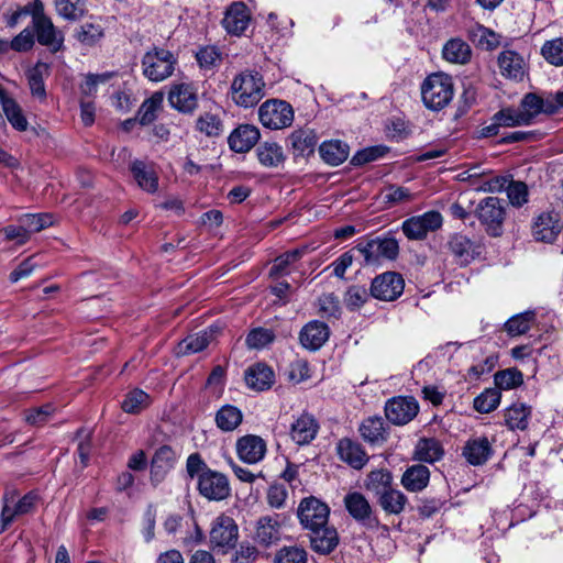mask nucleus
Instances as JSON below:
<instances>
[{
	"mask_svg": "<svg viewBox=\"0 0 563 563\" xmlns=\"http://www.w3.org/2000/svg\"><path fill=\"white\" fill-rule=\"evenodd\" d=\"M556 104L552 99L543 100L536 93H528L522 99L518 109L506 108L494 115L495 124L484 130V135H495L496 125L515 126L528 124L536 115L541 112L553 113Z\"/></svg>",
	"mask_w": 563,
	"mask_h": 563,
	"instance_id": "obj_1",
	"label": "nucleus"
},
{
	"mask_svg": "<svg viewBox=\"0 0 563 563\" xmlns=\"http://www.w3.org/2000/svg\"><path fill=\"white\" fill-rule=\"evenodd\" d=\"M264 79L258 73L245 70L232 80L231 97L240 107H253L264 97Z\"/></svg>",
	"mask_w": 563,
	"mask_h": 563,
	"instance_id": "obj_2",
	"label": "nucleus"
},
{
	"mask_svg": "<svg viewBox=\"0 0 563 563\" xmlns=\"http://www.w3.org/2000/svg\"><path fill=\"white\" fill-rule=\"evenodd\" d=\"M424 104L433 110L443 108L453 96V84L445 74H432L423 82L421 88Z\"/></svg>",
	"mask_w": 563,
	"mask_h": 563,
	"instance_id": "obj_3",
	"label": "nucleus"
},
{
	"mask_svg": "<svg viewBox=\"0 0 563 563\" xmlns=\"http://www.w3.org/2000/svg\"><path fill=\"white\" fill-rule=\"evenodd\" d=\"M260 121L269 129H284L294 120V111L289 103L283 100H267L258 110Z\"/></svg>",
	"mask_w": 563,
	"mask_h": 563,
	"instance_id": "obj_4",
	"label": "nucleus"
},
{
	"mask_svg": "<svg viewBox=\"0 0 563 563\" xmlns=\"http://www.w3.org/2000/svg\"><path fill=\"white\" fill-rule=\"evenodd\" d=\"M476 216L490 235L499 236L501 234L506 210L500 199L496 197L484 199L476 209Z\"/></svg>",
	"mask_w": 563,
	"mask_h": 563,
	"instance_id": "obj_5",
	"label": "nucleus"
},
{
	"mask_svg": "<svg viewBox=\"0 0 563 563\" xmlns=\"http://www.w3.org/2000/svg\"><path fill=\"white\" fill-rule=\"evenodd\" d=\"M173 55L165 49H154L143 57V74L153 81H159L172 75L174 70Z\"/></svg>",
	"mask_w": 563,
	"mask_h": 563,
	"instance_id": "obj_6",
	"label": "nucleus"
},
{
	"mask_svg": "<svg viewBox=\"0 0 563 563\" xmlns=\"http://www.w3.org/2000/svg\"><path fill=\"white\" fill-rule=\"evenodd\" d=\"M442 222L443 218L439 212L429 211L406 220L402 224V231L410 240H423L428 233L440 229Z\"/></svg>",
	"mask_w": 563,
	"mask_h": 563,
	"instance_id": "obj_7",
	"label": "nucleus"
},
{
	"mask_svg": "<svg viewBox=\"0 0 563 563\" xmlns=\"http://www.w3.org/2000/svg\"><path fill=\"white\" fill-rule=\"evenodd\" d=\"M198 488L210 500H222L230 495L228 478L218 472L206 470L199 475Z\"/></svg>",
	"mask_w": 563,
	"mask_h": 563,
	"instance_id": "obj_8",
	"label": "nucleus"
},
{
	"mask_svg": "<svg viewBox=\"0 0 563 563\" xmlns=\"http://www.w3.org/2000/svg\"><path fill=\"white\" fill-rule=\"evenodd\" d=\"M298 517L307 529L316 530L327 525L329 508L313 497L307 498L300 503Z\"/></svg>",
	"mask_w": 563,
	"mask_h": 563,
	"instance_id": "obj_9",
	"label": "nucleus"
},
{
	"mask_svg": "<svg viewBox=\"0 0 563 563\" xmlns=\"http://www.w3.org/2000/svg\"><path fill=\"white\" fill-rule=\"evenodd\" d=\"M238 540V526L234 520L228 516L218 517L210 531V542L214 548L222 549L224 552L235 545Z\"/></svg>",
	"mask_w": 563,
	"mask_h": 563,
	"instance_id": "obj_10",
	"label": "nucleus"
},
{
	"mask_svg": "<svg viewBox=\"0 0 563 563\" xmlns=\"http://www.w3.org/2000/svg\"><path fill=\"white\" fill-rule=\"evenodd\" d=\"M32 14L38 42L52 47L53 51H58L62 46L63 38L56 32L51 19L44 14L42 2L35 3Z\"/></svg>",
	"mask_w": 563,
	"mask_h": 563,
	"instance_id": "obj_11",
	"label": "nucleus"
},
{
	"mask_svg": "<svg viewBox=\"0 0 563 563\" xmlns=\"http://www.w3.org/2000/svg\"><path fill=\"white\" fill-rule=\"evenodd\" d=\"M460 181H468L478 191H497L505 187L506 179L493 177L481 166H473L456 175Z\"/></svg>",
	"mask_w": 563,
	"mask_h": 563,
	"instance_id": "obj_12",
	"label": "nucleus"
},
{
	"mask_svg": "<svg viewBox=\"0 0 563 563\" xmlns=\"http://www.w3.org/2000/svg\"><path fill=\"white\" fill-rule=\"evenodd\" d=\"M563 228L562 216L559 211L551 210L541 213L533 227L532 233L536 240L544 243H553Z\"/></svg>",
	"mask_w": 563,
	"mask_h": 563,
	"instance_id": "obj_13",
	"label": "nucleus"
},
{
	"mask_svg": "<svg viewBox=\"0 0 563 563\" xmlns=\"http://www.w3.org/2000/svg\"><path fill=\"white\" fill-rule=\"evenodd\" d=\"M404 279L394 272L384 273L374 278L371 287L372 295L380 300H395L404 290Z\"/></svg>",
	"mask_w": 563,
	"mask_h": 563,
	"instance_id": "obj_14",
	"label": "nucleus"
},
{
	"mask_svg": "<svg viewBox=\"0 0 563 563\" xmlns=\"http://www.w3.org/2000/svg\"><path fill=\"white\" fill-rule=\"evenodd\" d=\"M252 21V14L244 2H233L225 11L222 20L223 27L232 35L245 33Z\"/></svg>",
	"mask_w": 563,
	"mask_h": 563,
	"instance_id": "obj_15",
	"label": "nucleus"
},
{
	"mask_svg": "<svg viewBox=\"0 0 563 563\" xmlns=\"http://www.w3.org/2000/svg\"><path fill=\"white\" fill-rule=\"evenodd\" d=\"M168 102L181 113H191L198 106L197 89L191 84H175L168 92Z\"/></svg>",
	"mask_w": 563,
	"mask_h": 563,
	"instance_id": "obj_16",
	"label": "nucleus"
},
{
	"mask_svg": "<svg viewBox=\"0 0 563 563\" xmlns=\"http://www.w3.org/2000/svg\"><path fill=\"white\" fill-rule=\"evenodd\" d=\"M418 404L413 398H396L386 406V417L395 424H406L418 413Z\"/></svg>",
	"mask_w": 563,
	"mask_h": 563,
	"instance_id": "obj_17",
	"label": "nucleus"
},
{
	"mask_svg": "<svg viewBox=\"0 0 563 563\" xmlns=\"http://www.w3.org/2000/svg\"><path fill=\"white\" fill-rule=\"evenodd\" d=\"M220 332L221 329L219 327H211L199 333L190 334L178 343L176 354L183 356L198 353L213 342Z\"/></svg>",
	"mask_w": 563,
	"mask_h": 563,
	"instance_id": "obj_18",
	"label": "nucleus"
},
{
	"mask_svg": "<svg viewBox=\"0 0 563 563\" xmlns=\"http://www.w3.org/2000/svg\"><path fill=\"white\" fill-rule=\"evenodd\" d=\"M236 452L244 462L256 463L264 457L266 443L258 435H244L236 442Z\"/></svg>",
	"mask_w": 563,
	"mask_h": 563,
	"instance_id": "obj_19",
	"label": "nucleus"
},
{
	"mask_svg": "<svg viewBox=\"0 0 563 563\" xmlns=\"http://www.w3.org/2000/svg\"><path fill=\"white\" fill-rule=\"evenodd\" d=\"M260 131L251 124L236 128L229 137L230 147L238 153L249 152L258 141Z\"/></svg>",
	"mask_w": 563,
	"mask_h": 563,
	"instance_id": "obj_20",
	"label": "nucleus"
},
{
	"mask_svg": "<svg viewBox=\"0 0 563 563\" xmlns=\"http://www.w3.org/2000/svg\"><path fill=\"white\" fill-rule=\"evenodd\" d=\"M130 170L141 189L150 194L158 190V175L153 165L142 161H134L130 166Z\"/></svg>",
	"mask_w": 563,
	"mask_h": 563,
	"instance_id": "obj_21",
	"label": "nucleus"
},
{
	"mask_svg": "<svg viewBox=\"0 0 563 563\" xmlns=\"http://www.w3.org/2000/svg\"><path fill=\"white\" fill-rule=\"evenodd\" d=\"M319 424L310 415H301L291 426L290 438L299 445L310 443L317 435Z\"/></svg>",
	"mask_w": 563,
	"mask_h": 563,
	"instance_id": "obj_22",
	"label": "nucleus"
},
{
	"mask_svg": "<svg viewBox=\"0 0 563 563\" xmlns=\"http://www.w3.org/2000/svg\"><path fill=\"white\" fill-rule=\"evenodd\" d=\"M245 382L254 390H265L273 386L275 375L271 367L258 363L247 369Z\"/></svg>",
	"mask_w": 563,
	"mask_h": 563,
	"instance_id": "obj_23",
	"label": "nucleus"
},
{
	"mask_svg": "<svg viewBox=\"0 0 563 563\" xmlns=\"http://www.w3.org/2000/svg\"><path fill=\"white\" fill-rule=\"evenodd\" d=\"M329 339V329L324 323H308L300 333L301 344L310 350L321 347Z\"/></svg>",
	"mask_w": 563,
	"mask_h": 563,
	"instance_id": "obj_24",
	"label": "nucleus"
},
{
	"mask_svg": "<svg viewBox=\"0 0 563 563\" xmlns=\"http://www.w3.org/2000/svg\"><path fill=\"white\" fill-rule=\"evenodd\" d=\"M317 135L313 130H297L290 135L291 147L296 155L306 157L314 152Z\"/></svg>",
	"mask_w": 563,
	"mask_h": 563,
	"instance_id": "obj_25",
	"label": "nucleus"
},
{
	"mask_svg": "<svg viewBox=\"0 0 563 563\" xmlns=\"http://www.w3.org/2000/svg\"><path fill=\"white\" fill-rule=\"evenodd\" d=\"M311 531V547L314 551L328 554L338 545L339 539L333 528L324 526Z\"/></svg>",
	"mask_w": 563,
	"mask_h": 563,
	"instance_id": "obj_26",
	"label": "nucleus"
},
{
	"mask_svg": "<svg viewBox=\"0 0 563 563\" xmlns=\"http://www.w3.org/2000/svg\"><path fill=\"white\" fill-rule=\"evenodd\" d=\"M338 452L341 460L354 468H362L367 461V456L362 448L349 439H342L339 442Z\"/></svg>",
	"mask_w": 563,
	"mask_h": 563,
	"instance_id": "obj_27",
	"label": "nucleus"
},
{
	"mask_svg": "<svg viewBox=\"0 0 563 563\" xmlns=\"http://www.w3.org/2000/svg\"><path fill=\"white\" fill-rule=\"evenodd\" d=\"M0 102L2 104L3 112L9 122L18 130L25 131L27 128V121L22 113L19 104L10 98L3 90L0 89Z\"/></svg>",
	"mask_w": 563,
	"mask_h": 563,
	"instance_id": "obj_28",
	"label": "nucleus"
},
{
	"mask_svg": "<svg viewBox=\"0 0 563 563\" xmlns=\"http://www.w3.org/2000/svg\"><path fill=\"white\" fill-rule=\"evenodd\" d=\"M174 451L169 446H161L154 454L152 460L153 479L159 482L165 473L173 466Z\"/></svg>",
	"mask_w": 563,
	"mask_h": 563,
	"instance_id": "obj_29",
	"label": "nucleus"
},
{
	"mask_svg": "<svg viewBox=\"0 0 563 563\" xmlns=\"http://www.w3.org/2000/svg\"><path fill=\"white\" fill-rule=\"evenodd\" d=\"M501 74L512 78L520 79L523 76V60L515 52H503L498 59Z\"/></svg>",
	"mask_w": 563,
	"mask_h": 563,
	"instance_id": "obj_30",
	"label": "nucleus"
},
{
	"mask_svg": "<svg viewBox=\"0 0 563 563\" xmlns=\"http://www.w3.org/2000/svg\"><path fill=\"white\" fill-rule=\"evenodd\" d=\"M319 152L321 157L330 165H339L349 157V146L340 141L324 142Z\"/></svg>",
	"mask_w": 563,
	"mask_h": 563,
	"instance_id": "obj_31",
	"label": "nucleus"
},
{
	"mask_svg": "<svg viewBox=\"0 0 563 563\" xmlns=\"http://www.w3.org/2000/svg\"><path fill=\"white\" fill-rule=\"evenodd\" d=\"M152 400L150 395L135 388L125 395L121 404V408L129 415H137L148 408Z\"/></svg>",
	"mask_w": 563,
	"mask_h": 563,
	"instance_id": "obj_32",
	"label": "nucleus"
},
{
	"mask_svg": "<svg viewBox=\"0 0 563 563\" xmlns=\"http://www.w3.org/2000/svg\"><path fill=\"white\" fill-rule=\"evenodd\" d=\"M429 470L423 465H415L406 471L402 476L404 486L412 492L423 489L429 482Z\"/></svg>",
	"mask_w": 563,
	"mask_h": 563,
	"instance_id": "obj_33",
	"label": "nucleus"
},
{
	"mask_svg": "<svg viewBox=\"0 0 563 563\" xmlns=\"http://www.w3.org/2000/svg\"><path fill=\"white\" fill-rule=\"evenodd\" d=\"M531 413V408L525 404H514L505 411V421L509 429L525 430L528 426V418Z\"/></svg>",
	"mask_w": 563,
	"mask_h": 563,
	"instance_id": "obj_34",
	"label": "nucleus"
},
{
	"mask_svg": "<svg viewBox=\"0 0 563 563\" xmlns=\"http://www.w3.org/2000/svg\"><path fill=\"white\" fill-rule=\"evenodd\" d=\"M415 455L420 461L433 463L442 457L443 448L435 439H421L416 446Z\"/></svg>",
	"mask_w": 563,
	"mask_h": 563,
	"instance_id": "obj_35",
	"label": "nucleus"
},
{
	"mask_svg": "<svg viewBox=\"0 0 563 563\" xmlns=\"http://www.w3.org/2000/svg\"><path fill=\"white\" fill-rule=\"evenodd\" d=\"M279 538V526L276 520L271 517H263L256 523L255 539L268 545Z\"/></svg>",
	"mask_w": 563,
	"mask_h": 563,
	"instance_id": "obj_36",
	"label": "nucleus"
},
{
	"mask_svg": "<svg viewBox=\"0 0 563 563\" xmlns=\"http://www.w3.org/2000/svg\"><path fill=\"white\" fill-rule=\"evenodd\" d=\"M471 38L477 47L485 51H493L500 45V36L482 25L471 30Z\"/></svg>",
	"mask_w": 563,
	"mask_h": 563,
	"instance_id": "obj_37",
	"label": "nucleus"
},
{
	"mask_svg": "<svg viewBox=\"0 0 563 563\" xmlns=\"http://www.w3.org/2000/svg\"><path fill=\"white\" fill-rule=\"evenodd\" d=\"M443 56L451 63L464 64L471 57V48L461 40H451L443 48Z\"/></svg>",
	"mask_w": 563,
	"mask_h": 563,
	"instance_id": "obj_38",
	"label": "nucleus"
},
{
	"mask_svg": "<svg viewBox=\"0 0 563 563\" xmlns=\"http://www.w3.org/2000/svg\"><path fill=\"white\" fill-rule=\"evenodd\" d=\"M55 9L64 19L75 21L84 16L86 0H55Z\"/></svg>",
	"mask_w": 563,
	"mask_h": 563,
	"instance_id": "obj_39",
	"label": "nucleus"
},
{
	"mask_svg": "<svg viewBox=\"0 0 563 563\" xmlns=\"http://www.w3.org/2000/svg\"><path fill=\"white\" fill-rule=\"evenodd\" d=\"M257 157L264 166L276 167L280 165L284 159L282 147L276 143H264L257 148Z\"/></svg>",
	"mask_w": 563,
	"mask_h": 563,
	"instance_id": "obj_40",
	"label": "nucleus"
},
{
	"mask_svg": "<svg viewBox=\"0 0 563 563\" xmlns=\"http://www.w3.org/2000/svg\"><path fill=\"white\" fill-rule=\"evenodd\" d=\"M489 454V443L487 439H476L467 442L464 448V455L467 461L474 465L482 464Z\"/></svg>",
	"mask_w": 563,
	"mask_h": 563,
	"instance_id": "obj_41",
	"label": "nucleus"
},
{
	"mask_svg": "<svg viewBox=\"0 0 563 563\" xmlns=\"http://www.w3.org/2000/svg\"><path fill=\"white\" fill-rule=\"evenodd\" d=\"M163 100V92L157 91L143 102L139 112L141 124H150L155 120L162 109Z\"/></svg>",
	"mask_w": 563,
	"mask_h": 563,
	"instance_id": "obj_42",
	"label": "nucleus"
},
{
	"mask_svg": "<svg viewBox=\"0 0 563 563\" xmlns=\"http://www.w3.org/2000/svg\"><path fill=\"white\" fill-rule=\"evenodd\" d=\"M216 421L223 431H232L242 422V413L233 406H225L218 411Z\"/></svg>",
	"mask_w": 563,
	"mask_h": 563,
	"instance_id": "obj_43",
	"label": "nucleus"
},
{
	"mask_svg": "<svg viewBox=\"0 0 563 563\" xmlns=\"http://www.w3.org/2000/svg\"><path fill=\"white\" fill-rule=\"evenodd\" d=\"M345 506L349 512L355 519H365L371 514V506L366 498L360 493L349 494L345 499Z\"/></svg>",
	"mask_w": 563,
	"mask_h": 563,
	"instance_id": "obj_44",
	"label": "nucleus"
},
{
	"mask_svg": "<svg viewBox=\"0 0 563 563\" xmlns=\"http://www.w3.org/2000/svg\"><path fill=\"white\" fill-rule=\"evenodd\" d=\"M500 399L501 394L498 389H485L474 399V409L481 413H489L498 407Z\"/></svg>",
	"mask_w": 563,
	"mask_h": 563,
	"instance_id": "obj_45",
	"label": "nucleus"
},
{
	"mask_svg": "<svg viewBox=\"0 0 563 563\" xmlns=\"http://www.w3.org/2000/svg\"><path fill=\"white\" fill-rule=\"evenodd\" d=\"M391 486V475L386 470L373 471L367 475L365 487L367 490L380 496Z\"/></svg>",
	"mask_w": 563,
	"mask_h": 563,
	"instance_id": "obj_46",
	"label": "nucleus"
},
{
	"mask_svg": "<svg viewBox=\"0 0 563 563\" xmlns=\"http://www.w3.org/2000/svg\"><path fill=\"white\" fill-rule=\"evenodd\" d=\"M49 67L45 63H37L29 74V84L34 97H45L44 77L48 75Z\"/></svg>",
	"mask_w": 563,
	"mask_h": 563,
	"instance_id": "obj_47",
	"label": "nucleus"
},
{
	"mask_svg": "<svg viewBox=\"0 0 563 563\" xmlns=\"http://www.w3.org/2000/svg\"><path fill=\"white\" fill-rule=\"evenodd\" d=\"M405 501V496L391 486L379 496L380 506L390 514H399L404 509Z\"/></svg>",
	"mask_w": 563,
	"mask_h": 563,
	"instance_id": "obj_48",
	"label": "nucleus"
},
{
	"mask_svg": "<svg viewBox=\"0 0 563 563\" xmlns=\"http://www.w3.org/2000/svg\"><path fill=\"white\" fill-rule=\"evenodd\" d=\"M196 128L199 132L210 137L218 136L223 130L221 120L209 112L201 114L197 119Z\"/></svg>",
	"mask_w": 563,
	"mask_h": 563,
	"instance_id": "obj_49",
	"label": "nucleus"
},
{
	"mask_svg": "<svg viewBox=\"0 0 563 563\" xmlns=\"http://www.w3.org/2000/svg\"><path fill=\"white\" fill-rule=\"evenodd\" d=\"M523 383V377L521 372L509 368L505 371H500L495 374V384L499 389H511L520 386Z\"/></svg>",
	"mask_w": 563,
	"mask_h": 563,
	"instance_id": "obj_50",
	"label": "nucleus"
},
{
	"mask_svg": "<svg viewBox=\"0 0 563 563\" xmlns=\"http://www.w3.org/2000/svg\"><path fill=\"white\" fill-rule=\"evenodd\" d=\"M361 433L364 439L372 443L384 440V422L378 418H371L363 422Z\"/></svg>",
	"mask_w": 563,
	"mask_h": 563,
	"instance_id": "obj_51",
	"label": "nucleus"
},
{
	"mask_svg": "<svg viewBox=\"0 0 563 563\" xmlns=\"http://www.w3.org/2000/svg\"><path fill=\"white\" fill-rule=\"evenodd\" d=\"M533 321L534 314L532 312H526L511 318L505 324V329L510 335H521L530 329Z\"/></svg>",
	"mask_w": 563,
	"mask_h": 563,
	"instance_id": "obj_52",
	"label": "nucleus"
},
{
	"mask_svg": "<svg viewBox=\"0 0 563 563\" xmlns=\"http://www.w3.org/2000/svg\"><path fill=\"white\" fill-rule=\"evenodd\" d=\"M305 250H306V247L297 249V250L287 252V253L283 254L282 256L277 257L274 261V264L269 271V276L278 277V276H282L283 274H285L287 266L290 265L291 263L298 261L301 257Z\"/></svg>",
	"mask_w": 563,
	"mask_h": 563,
	"instance_id": "obj_53",
	"label": "nucleus"
},
{
	"mask_svg": "<svg viewBox=\"0 0 563 563\" xmlns=\"http://www.w3.org/2000/svg\"><path fill=\"white\" fill-rule=\"evenodd\" d=\"M415 194L402 187L389 186L383 192V199L390 206L404 205L413 200Z\"/></svg>",
	"mask_w": 563,
	"mask_h": 563,
	"instance_id": "obj_54",
	"label": "nucleus"
},
{
	"mask_svg": "<svg viewBox=\"0 0 563 563\" xmlns=\"http://www.w3.org/2000/svg\"><path fill=\"white\" fill-rule=\"evenodd\" d=\"M542 55L552 65H563V38L547 42L542 47Z\"/></svg>",
	"mask_w": 563,
	"mask_h": 563,
	"instance_id": "obj_55",
	"label": "nucleus"
},
{
	"mask_svg": "<svg viewBox=\"0 0 563 563\" xmlns=\"http://www.w3.org/2000/svg\"><path fill=\"white\" fill-rule=\"evenodd\" d=\"M103 35L102 29L98 24L86 23L84 24L77 33V38L84 45H93L97 43Z\"/></svg>",
	"mask_w": 563,
	"mask_h": 563,
	"instance_id": "obj_56",
	"label": "nucleus"
},
{
	"mask_svg": "<svg viewBox=\"0 0 563 563\" xmlns=\"http://www.w3.org/2000/svg\"><path fill=\"white\" fill-rule=\"evenodd\" d=\"M507 195L511 205L520 207L528 201V187L522 181H510L507 186Z\"/></svg>",
	"mask_w": 563,
	"mask_h": 563,
	"instance_id": "obj_57",
	"label": "nucleus"
},
{
	"mask_svg": "<svg viewBox=\"0 0 563 563\" xmlns=\"http://www.w3.org/2000/svg\"><path fill=\"white\" fill-rule=\"evenodd\" d=\"M306 552L298 548H284L275 559V563H306Z\"/></svg>",
	"mask_w": 563,
	"mask_h": 563,
	"instance_id": "obj_58",
	"label": "nucleus"
},
{
	"mask_svg": "<svg viewBox=\"0 0 563 563\" xmlns=\"http://www.w3.org/2000/svg\"><path fill=\"white\" fill-rule=\"evenodd\" d=\"M274 339L271 331L264 329H255L250 332L246 338V344L251 349H261L269 344Z\"/></svg>",
	"mask_w": 563,
	"mask_h": 563,
	"instance_id": "obj_59",
	"label": "nucleus"
},
{
	"mask_svg": "<svg viewBox=\"0 0 563 563\" xmlns=\"http://www.w3.org/2000/svg\"><path fill=\"white\" fill-rule=\"evenodd\" d=\"M197 60L201 68L210 69L220 62V53L214 47H203L197 55Z\"/></svg>",
	"mask_w": 563,
	"mask_h": 563,
	"instance_id": "obj_60",
	"label": "nucleus"
},
{
	"mask_svg": "<svg viewBox=\"0 0 563 563\" xmlns=\"http://www.w3.org/2000/svg\"><path fill=\"white\" fill-rule=\"evenodd\" d=\"M310 377L309 365L306 361H296L290 365L288 379L295 384H299Z\"/></svg>",
	"mask_w": 563,
	"mask_h": 563,
	"instance_id": "obj_61",
	"label": "nucleus"
},
{
	"mask_svg": "<svg viewBox=\"0 0 563 563\" xmlns=\"http://www.w3.org/2000/svg\"><path fill=\"white\" fill-rule=\"evenodd\" d=\"M8 241H16V244L23 245L30 240V230L24 227L9 225L0 231Z\"/></svg>",
	"mask_w": 563,
	"mask_h": 563,
	"instance_id": "obj_62",
	"label": "nucleus"
},
{
	"mask_svg": "<svg viewBox=\"0 0 563 563\" xmlns=\"http://www.w3.org/2000/svg\"><path fill=\"white\" fill-rule=\"evenodd\" d=\"M384 154H385V148L382 146L369 147V148L358 152L352 158V163L354 165H363V164L375 161L376 158L383 156Z\"/></svg>",
	"mask_w": 563,
	"mask_h": 563,
	"instance_id": "obj_63",
	"label": "nucleus"
},
{
	"mask_svg": "<svg viewBox=\"0 0 563 563\" xmlns=\"http://www.w3.org/2000/svg\"><path fill=\"white\" fill-rule=\"evenodd\" d=\"M367 299L366 290L360 287H351L345 296V303L351 309L360 308Z\"/></svg>",
	"mask_w": 563,
	"mask_h": 563,
	"instance_id": "obj_64",
	"label": "nucleus"
}]
</instances>
